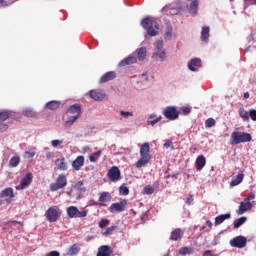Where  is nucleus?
I'll list each match as a JSON object with an SVG mask.
<instances>
[{"label": "nucleus", "instance_id": "a878e982", "mask_svg": "<svg viewBox=\"0 0 256 256\" xmlns=\"http://www.w3.org/2000/svg\"><path fill=\"white\" fill-rule=\"evenodd\" d=\"M61 107V101L52 100L46 104V109L50 111H55V109H59Z\"/></svg>", "mask_w": 256, "mask_h": 256}, {"label": "nucleus", "instance_id": "864d4df0", "mask_svg": "<svg viewBox=\"0 0 256 256\" xmlns=\"http://www.w3.org/2000/svg\"><path fill=\"white\" fill-rule=\"evenodd\" d=\"M249 117L252 119V121H256V110L252 109L249 111Z\"/></svg>", "mask_w": 256, "mask_h": 256}, {"label": "nucleus", "instance_id": "f257e3e1", "mask_svg": "<svg viewBox=\"0 0 256 256\" xmlns=\"http://www.w3.org/2000/svg\"><path fill=\"white\" fill-rule=\"evenodd\" d=\"M141 25L150 37H157L159 35V24L154 19L146 17L142 19Z\"/></svg>", "mask_w": 256, "mask_h": 256}, {"label": "nucleus", "instance_id": "09e8293b", "mask_svg": "<svg viewBox=\"0 0 256 256\" xmlns=\"http://www.w3.org/2000/svg\"><path fill=\"white\" fill-rule=\"evenodd\" d=\"M120 115L124 117V119H128V117H133V112H127V111H120Z\"/></svg>", "mask_w": 256, "mask_h": 256}, {"label": "nucleus", "instance_id": "7ed1b4c3", "mask_svg": "<svg viewBox=\"0 0 256 256\" xmlns=\"http://www.w3.org/2000/svg\"><path fill=\"white\" fill-rule=\"evenodd\" d=\"M253 139L247 132H233L231 134V144L239 145L240 143H249Z\"/></svg>", "mask_w": 256, "mask_h": 256}, {"label": "nucleus", "instance_id": "338daca9", "mask_svg": "<svg viewBox=\"0 0 256 256\" xmlns=\"http://www.w3.org/2000/svg\"><path fill=\"white\" fill-rule=\"evenodd\" d=\"M7 1H9V0H0V5H2L3 7H7V5H9V3H7Z\"/></svg>", "mask_w": 256, "mask_h": 256}, {"label": "nucleus", "instance_id": "bb28decb", "mask_svg": "<svg viewBox=\"0 0 256 256\" xmlns=\"http://www.w3.org/2000/svg\"><path fill=\"white\" fill-rule=\"evenodd\" d=\"M198 10H199V0H193L189 6V13H191V15H197Z\"/></svg>", "mask_w": 256, "mask_h": 256}, {"label": "nucleus", "instance_id": "4d7b16f0", "mask_svg": "<svg viewBox=\"0 0 256 256\" xmlns=\"http://www.w3.org/2000/svg\"><path fill=\"white\" fill-rule=\"evenodd\" d=\"M203 256H217V254L212 250H206L204 251Z\"/></svg>", "mask_w": 256, "mask_h": 256}, {"label": "nucleus", "instance_id": "0e129e2a", "mask_svg": "<svg viewBox=\"0 0 256 256\" xmlns=\"http://www.w3.org/2000/svg\"><path fill=\"white\" fill-rule=\"evenodd\" d=\"M53 157H55V154L53 152H47L46 153V158L47 159H53Z\"/></svg>", "mask_w": 256, "mask_h": 256}, {"label": "nucleus", "instance_id": "bf43d9fd", "mask_svg": "<svg viewBox=\"0 0 256 256\" xmlns=\"http://www.w3.org/2000/svg\"><path fill=\"white\" fill-rule=\"evenodd\" d=\"M253 199H255V194H250L244 199V201H246L247 203H251Z\"/></svg>", "mask_w": 256, "mask_h": 256}, {"label": "nucleus", "instance_id": "f3484780", "mask_svg": "<svg viewBox=\"0 0 256 256\" xmlns=\"http://www.w3.org/2000/svg\"><path fill=\"white\" fill-rule=\"evenodd\" d=\"M252 207L253 204H251V202L244 200V202L240 203L239 209L237 210V215H243V213H247V211H249Z\"/></svg>", "mask_w": 256, "mask_h": 256}, {"label": "nucleus", "instance_id": "ddd939ff", "mask_svg": "<svg viewBox=\"0 0 256 256\" xmlns=\"http://www.w3.org/2000/svg\"><path fill=\"white\" fill-rule=\"evenodd\" d=\"M67 112L74 117L80 118L81 113H82L81 104L76 103V104L69 106Z\"/></svg>", "mask_w": 256, "mask_h": 256}, {"label": "nucleus", "instance_id": "5701e85b", "mask_svg": "<svg viewBox=\"0 0 256 256\" xmlns=\"http://www.w3.org/2000/svg\"><path fill=\"white\" fill-rule=\"evenodd\" d=\"M244 178L245 174L243 173H240L237 176H235L230 182L231 187H237V185H241V183H243Z\"/></svg>", "mask_w": 256, "mask_h": 256}, {"label": "nucleus", "instance_id": "2f4dec72", "mask_svg": "<svg viewBox=\"0 0 256 256\" xmlns=\"http://www.w3.org/2000/svg\"><path fill=\"white\" fill-rule=\"evenodd\" d=\"M153 55L154 57H159L160 61H165L167 59V53L165 50H156Z\"/></svg>", "mask_w": 256, "mask_h": 256}, {"label": "nucleus", "instance_id": "774afa93", "mask_svg": "<svg viewBox=\"0 0 256 256\" xmlns=\"http://www.w3.org/2000/svg\"><path fill=\"white\" fill-rule=\"evenodd\" d=\"M206 225H207V227H209L210 229L213 227V223L211 222V220H207V221H206Z\"/></svg>", "mask_w": 256, "mask_h": 256}, {"label": "nucleus", "instance_id": "dca6fc26", "mask_svg": "<svg viewBox=\"0 0 256 256\" xmlns=\"http://www.w3.org/2000/svg\"><path fill=\"white\" fill-rule=\"evenodd\" d=\"M183 235V230H181V228H176L170 234V241H181V239H183Z\"/></svg>", "mask_w": 256, "mask_h": 256}, {"label": "nucleus", "instance_id": "8fccbe9b", "mask_svg": "<svg viewBox=\"0 0 256 256\" xmlns=\"http://www.w3.org/2000/svg\"><path fill=\"white\" fill-rule=\"evenodd\" d=\"M162 117L159 116L154 120H148V125H151L152 127H154V125H157V123H159V121H161Z\"/></svg>", "mask_w": 256, "mask_h": 256}, {"label": "nucleus", "instance_id": "c85d7f7f", "mask_svg": "<svg viewBox=\"0 0 256 256\" xmlns=\"http://www.w3.org/2000/svg\"><path fill=\"white\" fill-rule=\"evenodd\" d=\"M111 201V194L109 192H102L100 197H99V202L100 203H107Z\"/></svg>", "mask_w": 256, "mask_h": 256}, {"label": "nucleus", "instance_id": "7c9ffc66", "mask_svg": "<svg viewBox=\"0 0 256 256\" xmlns=\"http://www.w3.org/2000/svg\"><path fill=\"white\" fill-rule=\"evenodd\" d=\"M238 113L243 121H249V112L245 111V108L240 107Z\"/></svg>", "mask_w": 256, "mask_h": 256}, {"label": "nucleus", "instance_id": "6e6552de", "mask_svg": "<svg viewBox=\"0 0 256 256\" xmlns=\"http://www.w3.org/2000/svg\"><path fill=\"white\" fill-rule=\"evenodd\" d=\"M231 247H236V249H243L247 246V238L244 236H236L230 240Z\"/></svg>", "mask_w": 256, "mask_h": 256}, {"label": "nucleus", "instance_id": "473e14b6", "mask_svg": "<svg viewBox=\"0 0 256 256\" xmlns=\"http://www.w3.org/2000/svg\"><path fill=\"white\" fill-rule=\"evenodd\" d=\"M11 117V112L9 110L0 111V122H5Z\"/></svg>", "mask_w": 256, "mask_h": 256}, {"label": "nucleus", "instance_id": "603ef678", "mask_svg": "<svg viewBox=\"0 0 256 256\" xmlns=\"http://www.w3.org/2000/svg\"><path fill=\"white\" fill-rule=\"evenodd\" d=\"M63 144V140H52L51 145L52 147H59V145Z\"/></svg>", "mask_w": 256, "mask_h": 256}, {"label": "nucleus", "instance_id": "49530a36", "mask_svg": "<svg viewBox=\"0 0 256 256\" xmlns=\"http://www.w3.org/2000/svg\"><path fill=\"white\" fill-rule=\"evenodd\" d=\"M110 221L108 219H102L99 222V227L100 229H105V227H107L109 225Z\"/></svg>", "mask_w": 256, "mask_h": 256}, {"label": "nucleus", "instance_id": "72a5a7b5", "mask_svg": "<svg viewBox=\"0 0 256 256\" xmlns=\"http://www.w3.org/2000/svg\"><path fill=\"white\" fill-rule=\"evenodd\" d=\"M179 254L180 255H193V248L191 247H182L179 249Z\"/></svg>", "mask_w": 256, "mask_h": 256}, {"label": "nucleus", "instance_id": "4be33fe9", "mask_svg": "<svg viewBox=\"0 0 256 256\" xmlns=\"http://www.w3.org/2000/svg\"><path fill=\"white\" fill-rule=\"evenodd\" d=\"M201 67V59L199 58H194L188 63V69L190 71H197Z\"/></svg>", "mask_w": 256, "mask_h": 256}, {"label": "nucleus", "instance_id": "9b49d317", "mask_svg": "<svg viewBox=\"0 0 256 256\" xmlns=\"http://www.w3.org/2000/svg\"><path fill=\"white\" fill-rule=\"evenodd\" d=\"M33 182V174L27 173L24 178H22L21 183L19 186H16V189H27Z\"/></svg>", "mask_w": 256, "mask_h": 256}, {"label": "nucleus", "instance_id": "9d476101", "mask_svg": "<svg viewBox=\"0 0 256 256\" xmlns=\"http://www.w3.org/2000/svg\"><path fill=\"white\" fill-rule=\"evenodd\" d=\"M45 217L50 223H55L59 219V212L57 209L51 207L46 211Z\"/></svg>", "mask_w": 256, "mask_h": 256}, {"label": "nucleus", "instance_id": "5fc2aeb1", "mask_svg": "<svg viewBox=\"0 0 256 256\" xmlns=\"http://www.w3.org/2000/svg\"><path fill=\"white\" fill-rule=\"evenodd\" d=\"M181 113L183 115H189V113H191V108H189V107H182L181 108Z\"/></svg>", "mask_w": 256, "mask_h": 256}, {"label": "nucleus", "instance_id": "f8f14e48", "mask_svg": "<svg viewBox=\"0 0 256 256\" xmlns=\"http://www.w3.org/2000/svg\"><path fill=\"white\" fill-rule=\"evenodd\" d=\"M108 177L111 181L116 182L121 179V171L117 166H113L109 171H108Z\"/></svg>", "mask_w": 256, "mask_h": 256}, {"label": "nucleus", "instance_id": "69168bd1", "mask_svg": "<svg viewBox=\"0 0 256 256\" xmlns=\"http://www.w3.org/2000/svg\"><path fill=\"white\" fill-rule=\"evenodd\" d=\"M81 187H83V181H78V182L75 184V188H76V189H81Z\"/></svg>", "mask_w": 256, "mask_h": 256}, {"label": "nucleus", "instance_id": "393cba45", "mask_svg": "<svg viewBox=\"0 0 256 256\" xmlns=\"http://www.w3.org/2000/svg\"><path fill=\"white\" fill-rule=\"evenodd\" d=\"M226 219H231V214L227 213V214H221L219 216H217L215 218V226H219L221 225V223H224L226 221Z\"/></svg>", "mask_w": 256, "mask_h": 256}, {"label": "nucleus", "instance_id": "680f3d73", "mask_svg": "<svg viewBox=\"0 0 256 256\" xmlns=\"http://www.w3.org/2000/svg\"><path fill=\"white\" fill-rule=\"evenodd\" d=\"M61 254L58 251H51L47 253L46 256H60Z\"/></svg>", "mask_w": 256, "mask_h": 256}, {"label": "nucleus", "instance_id": "de8ad7c7", "mask_svg": "<svg viewBox=\"0 0 256 256\" xmlns=\"http://www.w3.org/2000/svg\"><path fill=\"white\" fill-rule=\"evenodd\" d=\"M115 229H117V226H110L104 231L103 235H111Z\"/></svg>", "mask_w": 256, "mask_h": 256}, {"label": "nucleus", "instance_id": "0eeeda50", "mask_svg": "<svg viewBox=\"0 0 256 256\" xmlns=\"http://www.w3.org/2000/svg\"><path fill=\"white\" fill-rule=\"evenodd\" d=\"M126 208H127V200L124 199L120 202L111 204L108 210L110 213H123V211H125Z\"/></svg>", "mask_w": 256, "mask_h": 256}, {"label": "nucleus", "instance_id": "20e7f679", "mask_svg": "<svg viewBox=\"0 0 256 256\" xmlns=\"http://www.w3.org/2000/svg\"><path fill=\"white\" fill-rule=\"evenodd\" d=\"M67 187V176L65 174L58 175L56 182L50 184L51 191H59V189H65Z\"/></svg>", "mask_w": 256, "mask_h": 256}, {"label": "nucleus", "instance_id": "ea45409f", "mask_svg": "<svg viewBox=\"0 0 256 256\" xmlns=\"http://www.w3.org/2000/svg\"><path fill=\"white\" fill-rule=\"evenodd\" d=\"M77 119H79V117L77 116H70L68 118V120L65 122V127L69 128L73 125V123H75V121H77Z\"/></svg>", "mask_w": 256, "mask_h": 256}, {"label": "nucleus", "instance_id": "a19ab883", "mask_svg": "<svg viewBox=\"0 0 256 256\" xmlns=\"http://www.w3.org/2000/svg\"><path fill=\"white\" fill-rule=\"evenodd\" d=\"M145 195H153L155 193V188L151 185H147L143 189Z\"/></svg>", "mask_w": 256, "mask_h": 256}, {"label": "nucleus", "instance_id": "6e6d98bb", "mask_svg": "<svg viewBox=\"0 0 256 256\" xmlns=\"http://www.w3.org/2000/svg\"><path fill=\"white\" fill-rule=\"evenodd\" d=\"M25 157H27V159H32V157H35V151H26Z\"/></svg>", "mask_w": 256, "mask_h": 256}, {"label": "nucleus", "instance_id": "c03bdc74", "mask_svg": "<svg viewBox=\"0 0 256 256\" xmlns=\"http://www.w3.org/2000/svg\"><path fill=\"white\" fill-rule=\"evenodd\" d=\"M23 115L25 117L33 118V117H36L37 114L35 113V111H33L31 109H26V110L23 111Z\"/></svg>", "mask_w": 256, "mask_h": 256}, {"label": "nucleus", "instance_id": "4c0bfd02", "mask_svg": "<svg viewBox=\"0 0 256 256\" xmlns=\"http://www.w3.org/2000/svg\"><path fill=\"white\" fill-rule=\"evenodd\" d=\"M20 163H21V158H19V156H14L9 161L10 167H17Z\"/></svg>", "mask_w": 256, "mask_h": 256}, {"label": "nucleus", "instance_id": "a211bd4d", "mask_svg": "<svg viewBox=\"0 0 256 256\" xmlns=\"http://www.w3.org/2000/svg\"><path fill=\"white\" fill-rule=\"evenodd\" d=\"M90 97L94 99V101H103V99H105V92H103V90H91Z\"/></svg>", "mask_w": 256, "mask_h": 256}, {"label": "nucleus", "instance_id": "412c9836", "mask_svg": "<svg viewBox=\"0 0 256 256\" xmlns=\"http://www.w3.org/2000/svg\"><path fill=\"white\" fill-rule=\"evenodd\" d=\"M55 165L59 171H67L68 165L65 161V157H61L55 160Z\"/></svg>", "mask_w": 256, "mask_h": 256}, {"label": "nucleus", "instance_id": "58836bf2", "mask_svg": "<svg viewBox=\"0 0 256 256\" xmlns=\"http://www.w3.org/2000/svg\"><path fill=\"white\" fill-rule=\"evenodd\" d=\"M99 157H101V151H97L89 156V161L91 163H97L99 161Z\"/></svg>", "mask_w": 256, "mask_h": 256}, {"label": "nucleus", "instance_id": "13d9d810", "mask_svg": "<svg viewBox=\"0 0 256 256\" xmlns=\"http://www.w3.org/2000/svg\"><path fill=\"white\" fill-rule=\"evenodd\" d=\"M6 225H21V226H23V222H19V221H17V220L8 221V222L6 223Z\"/></svg>", "mask_w": 256, "mask_h": 256}, {"label": "nucleus", "instance_id": "79ce46f5", "mask_svg": "<svg viewBox=\"0 0 256 256\" xmlns=\"http://www.w3.org/2000/svg\"><path fill=\"white\" fill-rule=\"evenodd\" d=\"M119 193L120 195L127 196L129 195V188L125 184H123L119 187Z\"/></svg>", "mask_w": 256, "mask_h": 256}, {"label": "nucleus", "instance_id": "c756f323", "mask_svg": "<svg viewBox=\"0 0 256 256\" xmlns=\"http://www.w3.org/2000/svg\"><path fill=\"white\" fill-rule=\"evenodd\" d=\"M201 39L206 43L209 41V27L205 26L202 28Z\"/></svg>", "mask_w": 256, "mask_h": 256}, {"label": "nucleus", "instance_id": "e2e57ef3", "mask_svg": "<svg viewBox=\"0 0 256 256\" xmlns=\"http://www.w3.org/2000/svg\"><path fill=\"white\" fill-rule=\"evenodd\" d=\"M171 145H173V141L171 140H167L165 143H164V147L166 149H169V147H171Z\"/></svg>", "mask_w": 256, "mask_h": 256}, {"label": "nucleus", "instance_id": "3c124183", "mask_svg": "<svg viewBox=\"0 0 256 256\" xmlns=\"http://www.w3.org/2000/svg\"><path fill=\"white\" fill-rule=\"evenodd\" d=\"M9 129V125L5 124L4 122H0V132L3 133Z\"/></svg>", "mask_w": 256, "mask_h": 256}, {"label": "nucleus", "instance_id": "f704fd0d", "mask_svg": "<svg viewBox=\"0 0 256 256\" xmlns=\"http://www.w3.org/2000/svg\"><path fill=\"white\" fill-rule=\"evenodd\" d=\"M137 55H138V59L140 61H143L145 57H147V49L145 47L139 48Z\"/></svg>", "mask_w": 256, "mask_h": 256}, {"label": "nucleus", "instance_id": "f03ea898", "mask_svg": "<svg viewBox=\"0 0 256 256\" xmlns=\"http://www.w3.org/2000/svg\"><path fill=\"white\" fill-rule=\"evenodd\" d=\"M150 147L149 143L145 142L140 147V159L135 163V167L137 169H141V167H145L151 161V154L149 153Z\"/></svg>", "mask_w": 256, "mask_h": 256}, {"label": "nucleus", "instance_id": "1a4fd4ad", "mask_svg": "<svg viewBox=\"0 0 256 256\" xmlns=\"http://www.w3.org/2000/svg\"><path fill=\"white\" fill-rule=\"evenodd\" d=\"M14 197H15V192L11 187L5 188L0 192V198L5 199V202L7 203V205L11 204V201H13Z\"/></svg>", "mask_w": 256, "mask_h": 256}, {"label": "nucleus", "instance_id": "423d86ee", "mask_svg": "<svg viewBox=\"0 0 256 256\" xmlns=\"http://www.w3.org/2000/svg\"><path fill=\"white\" fill-rule=\"evenodd\" d=\"M68 217H70V219H75V217L78 218H83L87 215V211H79V208H77L76 206H69L66 210Z\"/></svg>", "mask_w": 256, "mask_h": 256}, {"label": "nucleus", "instance_id": "cd10ccee", "mask_svg": "<svg viewBox=\"0 0 256 256\" xmlns=\"http://www.w3.org/2000/svg\"><path fill=\"white\" fill-rule=\"evenodd\" d=\"M173 37V27L171 25H167L165 29L164 39L166 41H171Z\"/></svg>", "mask_w": 256, "mask_h": 256}, {"label": "nucleus", "instance_id": "e433bc0d", "mask_svg": "<svg viewBox=\"0 0 256 256\" xmlns=\"http://www.w3.org/2000/svg\"><path fill=\"white\" fill-rule=\"evenodd\" d=\"M247 221V217L242 216L239 219L234 221V229H239Z\"/></svg>", "mask_w": 256, "mask_h": 256}, {"label": "nucleus", "instance_id": "b1692460", "mask_svg": "<svg viewBox=\"0 0 256 256\" xmlns=\"http://www.w3.org/2000/svg\"><path fill=\"white\" fill-rule=\"evenodd\" d=\"M206 163H207V160L205 159V156H203V155L198 156L196 159L197 171H201L203 169V167H205Z\"/></svg>", "mask_w": 256, "mask_h": 256}, {"label": "nucleus", "instance_id": "a18cd8bd", "mask_svg": "<svg viewBox=\"0 0 256 256\" xmlns=\"http://www.w3.org/2000/svg\"><path fill=\"white\" fill-rule=\"evenodd\" d=\"M163 46H164L163 40H158V41H156L155 47H156V50H157V51H165V50L163 49Z\"/></svg>", "mask_w": 256, "mask_h": 256}, {"label": "nucleus", "instance_id": "2eb2a0df", "mask_svg": "<svg viewBox=\"0 0 256 256\" xmlns=\"http://www.w3.org/2000/svg\"><path fill=\"white\" fill-rule=\"evenodd\" d=\"M115 77H117V74L115 73V71L106 72L105 74H103L101 76L99 83L103 84V83H107L109 81H113V79H115Z\"/></svg>", "mask_w": 256, "mask_h": 256}, {"label": "nucleus", "instance_id": "aec40b11", "mask_svg": "<svg viewBox=\"0 0 256 256\" xmlns=\"http://www.w3.org/2000/svg\"><path fill=\"white\" fill-rule=\"evenodd\" d=\"M137 63V58L135 56H129L127 58H124L119 62V67H127V65H133Z\"/></svg>", "mask_w": 256, "mask_h": 256}, {"label": "nucleus", "instance_id": "39448f33", "mask_svg": "<svg viewBox=\"0 0 256 256\" xmlns=\"http://www.w3.org/2000/svg\"><path fill=\"white\" fill-rule=\"evenodd\" d=\"M162 115L169 121H175L179 117V111L174 106H168L162 111Z\"/></svg>", "mask_w": 256, "mask_h": 256}, {"label": "nucleus", "instance_id": "37998d69", "mask_svg": "<svg viewBox=\"0 0 256 256\" xmlns=\"http://www.w3.org/2000/svg\"><path fill=\"white\" fill-rule=\"evenodd\" d=\"M215 123H216L215 119H213V118H208V119L205 121V127H206L207 129H211V127H215Z\"/></svg>", "mask_w": 256, "mask_h": 256}, {"label": "nucleus", "instance_id": "6ab92c4d", "mask_svg": "<svg viewBox=\"0 0 256 256\" xmlns=\"http://www.w3.org/2000/svg\"><path fill=\"white\" fill-rule=\"evenodd\" d=\"M113 250L108 245H103L98 248V252L96 256H111Z\"/></svg>", "mask_w": 256, "mask_h": 256}, {"label": "nucleus", "instance_id": "052dcab7", "mask_svg": "<svg viewBox=\"0 0 256 256\" xmlns=\"http://www.w3.org/2000/svg\"><path fill=\"white\" fill-rule=\"evenodd\" d=\"M193 201H194L193 195L190 194L186 200V205H191Z\"/></svg>", "mask_w": 256, "mask_h": 256}, {"label": "nucleus", "instance_id": "4468645a", "mask_svg": "<svg viewBox=\"0 0 256 256\" xmlns=\"http://www.w3.org/2000/svg\"><path fill=\"white\" fill-rule=\"evenodd\" d=\"M85 165V156H78L73 162H72V168L74 171H81V167Z\"/></svg>", "mask_w": 256, "mask_h": 256}, {"label": "nucleus", "instance_id": "c9c22d12", "mask_svg": "<svg viewBox=\"0 0 256 256\" xmlns=\"http://www.w3.org/2000/svg\"><path fill=\"white\" fill-rule=\"evenodd\" d=\"M79 251H81V249L79 248V246L77 244H73L69 250H68V255H77L79 253Z\"/></svg>", "mask_w": 256, "mask_h": 256}]
</instances>
